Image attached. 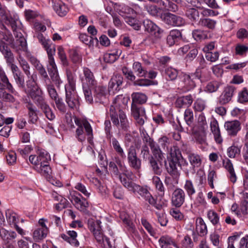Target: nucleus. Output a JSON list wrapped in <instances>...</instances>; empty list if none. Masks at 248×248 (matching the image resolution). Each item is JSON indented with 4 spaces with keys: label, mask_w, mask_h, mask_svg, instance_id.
Masks as SVG:
<instances>
[{
    "label": "nucleus",
    "mask_w": 248,
    "mask_h": 248,
    "mask_svg": "<svg viewBox=\"0 0 248 248\" xmlns=\"http://www.w3.org/2000/svg\"><path fill=\"white\" fill-rule=\"evenodd\" d=\"M133 69L138 77L144 78L146 77L147 71L142 67L140 62H134L133 64Z\"/></svg>",
    "instance_id": "a19ab883"
},
{
    "label": "nucleus",
    "mask_w": 248,
    "mask_h": 248,
    "mask_svg": "<svg viewBox=\"0 0 248 248\" xmlns=\"http://www.w3.org/2000/svg\"><path fill=\"white\" fill-rule=\"evenodd\" d=\"M153 183L155 186L156 188L160 192L164 194V187L160 178L157 176H154L152 178Z\"/></svg>",
    "instance_id": "69168bd1"
},
{
    "label": "nucleus",
    "mask_w": 248,
    "mask_h": 248,
    "mask_svg": "<svg viewBox=\"0 0 248 248\" xmlns=\"http://www.w3.org/2000/svg\"><path fill=\"white\" fill-rule=\"evenodd\" d=\"M4 22L6 25L10 26L13 31L20 28L21 23L16 16H14L13 17L9 16L5 19Z\"/></svg>",
    "instance_id": "f704fd0d"
},
{
    "label": "nucleus",
    "mask_w": 248,
    "mask_h": 248,
    "mask_svg": "<svg viewBox=\"0 0 248 248\" xmlns=\"http://www.w3.org/2000/svg\"><path fill=\"white\" fill-rule=\"evenodd\" d=\"M196 230L201 235L203 236L207 232V226L202 218L200 217L196 220Z\"/></svg>",
    "instance_id": "ea45409f"
},
{
    "label": "nucleus",
    "mask_w": 248,
    "mask_h": 248,
    "mask_svg": "<svg viewBox=\"0 0 248 248\" xmlns=\"http://www.w3.org/2000/svg\"><path fill=\"white\" fill-rule=\"evenodd\" d=\"M186 194L184 191L180 188H176L172 194L171 202L173 206L179 208L185 201Z\"/></svg>",
    "instance_id": "dca6fc26"
},
{
    "label": "nucleus",
    "mask_w": 248,
    "mask_h": 248,
    "mask_svg": "<svg viewBox=\"0 0 248 248\" xmlns=\"http://www.w3.org/2000/svg\"><path fill=\"white\" fill-rule=\"evenodd\" d=\"M28 78L29 79L26 81V85L29 94H30L31 92H34L35 89L38 90L40 88L36 83L32 75H31L30 78Z\"/></svg>",
    "instance_id": "6e6d98bb"
},
{
    "label": "nucleus",
    "mask_w": 248,
    "mask_h": 248,
    "mask_svg": "<svg viewBox=\"0 0 248 248\" xmlns=\"http://www.w3.org/2000/svg\"><path fill=\"white\" fill-rule=\"evenodd\" d=\"M200 78V75L197 72L190 74L183 73L180 76L181 82L179 83V85L185 91H188L195 87L196 81L199 79Z\"/></svg>",
    "instance_id": "1a4fd4ad"
},
{
    "label": "nucleus",
    "mask_w": 248,
    "mask_h": 248,
    "mask_svg": "<svg viewBox=\"0 0 248 248\" xmlns=\"http://www.w3.org/2000/svg\"><path fill=\"white\" fill-rule=\"evenodd\" d=\"M217 22L216 20L209 18H202L200 19L199 25L202 27L214 30L216 28Z\"/></svg>",
    "instance_id": "473e14b6"
},
{
    "label": "nucleus",
    "mask_w": 248,
    "mask_h": 248,
    "mask_svg": "<svg viewBox=\"0 0 248 248\" xmlns=\"http://www.w3.org/2000/svg\"><path fill=\"white\" fill-rule=\"evenodd\" d=\"M121 53V51L120 50L114 53L106 54L104 56V60L108 62H113L118 58Z\"/></svg>",
    "instance_id": "bf43d9fd"
},
{
    "label": "nucleus",
    "mask_w": 248,
    "mask_h": 248,
    "mask_svg": "<svg viewBox=\"0 0 248 248\" xmlns=\"http://www.w3.org/2000/svg\"><path fill=\"white\" fill-rule=\"evenodd\" d=\"M181 32L178 30H172L170 31L167 37V43L169 46H171L181 39Z\"/></svg>",
    "instance_id": "bb28decb"
},
{
    "label": "nucleus",
    "mask_w": 248,
    "mask_h": 248,
    "mask_svg": "<svg viewBox=\"0 0 248 248\" xmlns=\"http://www.w3.org/2000/svg\"><path fill=\"white\" fill-rule=\"evenodd\" d=\"M66 76L68 80V84L65 85V90H75L76 79L75 75L70 69L66 70Z\"/></svg>",
    "instance_id": "72a5a7b5"
},
{
    "label": "nucleus",
    "mask_w": 248,
    "mask_h": 248,
    "mask_svg": "<svg viewBox=\"0 0 248 248\" xmlns=\"http://www.w3.org/2000/svg\"><path fill=\"white\" fill-rule=\"evenodd\" d=\"M131 97L132 99V103L134 104H142L145 103L147 100V96L141 93H133L131 95Z\"/></svg>",
    "instance_id": "e433bc0d"
},
{
    "label": "nucleus",
    "mask_w": 248,
    "mask_h": 248,
    "mask_svg": "<svg viewBox=\"0 0 248 248\" xmlns=\"http://www.w3.org/2000/svg\"><path fill=\"white\" fill-rule=\"evenodd\" d=\"M161 18L165 24L172 27H181L186 23L185 19L182 17L170 13H164Z\"/></svg>",
    "instance_id": "f8f14e48"
},
{
    "label": "nucleus",
    "mask_w": 248,
    "mask_h": 248,
    "mask_svg": "<svg viewBox=\"0 0 248 248\" xmlns=\"http://www.w3.org/2000/svg\"><path fill=\"white\" fill-rule=\"evenodd\" d=\"M235 54L240 56L246 55L248 52V46L237 44L235 46Z\"/></svg>",
    "instance_id": "774afa93"
},
{
    "label": "nucleus",
    "mask_w": 248,
    "mask_h": 248,
    "mask_svg": "<svg viewBox=\"0 0 248 248\" xmlns=\"http://www.w3.org/2000/svg\"><path fill=\"white\" fill-rule=\"evenodd\" d=\"M219 86L220 84L218 82L216 81H211L207 84L205 91L210 93H214L217 91Z\"/></svg>",
    "instance_id": "e2e57ef3"
},
{
    "label": "nucleus",
    "mask_w": 248,
    "mask_h": 248,
    "mask_svg": "<svg viewBox=\"0 0 248 248\" xmlns=\"http://www.w3.org/2000/svg\"><path fill=\"white\" fill-rule=\"evenodd\" d=\"M170 157L168 159L169 165L166 166L167 172L174 179L178 180L180 177L182 167L187 166L188 162L183 157L178 146L174 145L170 150Z\"/></svg>",
    "instance_id": "f257e3e1"
},
{
    "label": "nucleus",
    "mask_w": 248,
    "mask_h": 248,
    "mask_svg": "<svg viewBox=\"0 0 248 248\" xmlns=\"http://www.w3.org/2000/svg\"><path fill=\"white\" fill-rule=\"evenodd\" d=\"M19 30L20 28H18L15 31H13L16 39L15 41L13 39L11 34H8L10 35L11 37V42L8 43L15 51L18 52L20 50H23L24 52L27 53L28 49L26 40L22 33L20 31H19Z\"/></svg>",
    "instance_id": "9d476101"
},
{
    "label": "nucleus",
    "mask_w": 248,
    "mask_h": 248,
    "mask_svg": "<svg viewBox=\"0 0 248 248\" xmlns=\"http://www.w3.org/2000/svg\"><path fill=\"white\" fill-rule=\"evenodd\" d=\"M38 41L47 52L48 60H54V55L56 52L55 45L53 44L49 39L46 38L42 33L37 35Z\"/></svg>",
    "instance_id": "ddd939ff"
},
{
    "label": "nucleus",
    "mask_w": 248,
    "mask_h": 248,
    "mask_svg": "<svg viewBox=\"0 0 248 248\" xmlns=\"http://www.w3.org/2000/svg\"><path fill=\"white\" fill-rule=\"evenodd\" d=\"M27 108L29 110V122L32 124H35L38 120L35 107L33 106L32 104L29 103L27 106Z\"/></svg>",
    "instance_id": "79ce46f5"
},
{
    "label": "nucleus",
    "mask_w": 248,
    "mask_h": 248,
    "mask_svg": "<svg viewBox=\"0 0 248 248\" xmlns=\"http://www.w3.org/2000/svg\"><path fill=\"white\" fill-rule=\"evenodd\" d=\"M16 233L13 231H8L4 228L0 229V237L4 243H10L17 237Z\"/></svg>",
    "instance_id": "a878e982"
},
{
    "label": "nucleus",
    "mask_w": 248,
    "mask_h": 248,
    "mask_svg": "<svg viewBox=\"0 0 248 248\" xmlns=\"http://www.w3.org/2000/svg\"><path fill=\"white\" fill-rule=\"evenodd\" d=\"M77 233L74 231H67L66 234L62 233L61 237L65 241L69 243L71 245L74 247H78L79 245V242L77 239Z\"/></svg>",
    "instance_id": "393cba45"
},
{
    "label": "nucleus",
    "mask_w": 248,
    "mask_h": 248,
    "mask_svg": "<svg viewBox=\"0 0 248 248\" xmlns=\"http://www.w3.org/2000/svg\"><path fill=\"white\" fill-rule=\"evenodd\" d=\"M143 26L145 31L157 38L161 37L163 31L153 22L148 19L145 20L143 21Z\"/></svg>",
    "instance_id": "f3484780"
},
{
    "label": "nucleus",
    "mask_w": 248,
    "mask_h": 248,
    "mask_svg": "<svg viewBox=\"0 0 248 248\" xmlns=\"http://www.w3.org/2000/svg\"><path fill=\"white\" fill-rule=\"evenodd\" d=\"M187 158L193 169L201 166L202 160L199 155L192 152L187 153Z\"/></svg>",
    "instance_id": "c85d7f7f"
},
{
    "label": "nucleus",
    "mask_w": 248,
    "mask_h": 248,
    "mask_svg": "<svg viewBox=\"0 0 248 248\" xmlns=\"http://www.w3.org/2000/svg\"><path fill=\"white\" fill-rule=\"evenodd\" d=\"M127 162L132 169L139 171L141 168V160L138 157L134 146H131L127 150Z\"/></svg>",
    "instance_id": "9b49d317"
},
{
    "label": "nucleus",
    "mask_w": 248,
    "mask_h": 248,
    "mask_svg": "<svg viewBox=\"0 0 248 248\" xmlns=\"http://www.w3.org/2000/svg\"><path fill=\"white\" fill-rule=\"evenodd\" d=\"M193 101L192 96L190 94L183 96L178 98L176 101V105L178 108H182L184 106H190Z\"/></svg>",
    "instance_id": "7c9ffc66"
},
{
    "label": "nucleus",
    "mask_w": 248,
    "mask_h": 248,
    "mask_svg": "<svg viewBox=\"0 0 248 248\" xmlns=\"http://www.w3.org/2000/svg\"><path fill=\"white\" fill-rule=\"evenodd\" d=\"M83 77L81 78L82 88L86 87H94L97 85V80L95 79L93 73L88 67L83 68Z\"/></svg>",
    "instance_id": "4468645a"
},
{
    "label": "nucleus",
    "mask_w": 248,
    "mask_h": 248,
    "mask_svg": "<svg viewBox=\"0 0 248 248\" xmlns=\"http://www.w3.org/2000/svg\"><path fill=\"white\" fill-rule=\"evenodd\" d=\"M134 193H137L142 198L157 210H161L165 203L162 201L157 202L149 191L146 188L135 184L130 190Z\"/></svg>",
    "instance_id": "6e6552de"
},
{
    "label": "nucleus",
    "mask_w": 248,
    "mask_h": 248,
    "mask_svg": "<svg viewBox=\"0 0 248 248\" xmlns=\"http://www.w3.org/2000/svg\"><path fill=\"white\" fill-rule=\"evenodd\" d=\"M111 145L114 151L122 158L126 157L124 152L121 147L118 140L115 138H113L111 141Z\"/></svg>",
    "instance_id": "58836bf2"
},
{
    "label": "nucleus",
    "mask_w": 248,
    "mask_h": 248,
    "mask_svg": "<svg viewBox=\"0 0 248 248\" xmlns=\"http://www.w3.org/2000/svg\"><path fill=\"white\" fill-rule=\"evenodd\" d=\"M47 66V71L52 81L56 84H60V79L58 75V70L54 60H48Z\"/></svg>",
    "instance_id": "5701e85b"
},
{
    "label": "nucleus",
    "mask_w": 248,
    "mask_h": 248,
    "mask_svg": "<svg viewBox=\"0 0 248 248\" xmlns=\"http://www.w3.org/2000/svg\"><path fill=\"white\" fill-rule=\"evenodd\" d=\"M238 101L241 103L248 102V91L246 88L239 93L238 96Z\"/></svg>",
    "instance_id": "338daca9"
},
{
    "label": "nucleus",
    "mask_w": 248,
    "mask_h": 248,
    "mask_svg": "<svg viewBox=\"0 0 248 248\" xmlns=\"http://www.w3.org/2000/svg\"><path fill=\"white\" fill-rule=\"evenodd\" d=\"M192 36L196 41H201L207 39V32L201 30H195L192 32Z\"/></svg>",
    "instance_id": "864d4df0"
},
{
    "label": "nucleus",
    "mask_w": 248,
    "mask_h": 248,
    "mask_svg": "<svg viewBox=\"0 0 248 248\" xmlns=\"http://www.w3.org/2000/svg\"><path fill=\"white\" fill-rule=\"evenodd\" d=\"M184 119L186 124L192 126L193 124L194 116L193 112L190 109H186L184 113Z\"/></svg>",
    "instance_id": "13d9d810"
},
{
    "label": "nucleus",
    "mask_w": 248,
    "mask_h": 248,
    "mask_svg": "<svg viewBox=\"0 0 248 248\" xmlns=\"http://www.w3.org/2000/svg\"><path fill=\"white\" fill-rule=\"evenodd\" d=\"M159 242L160 246H173L174 247H176V244H175L173 239L169 236H162L160 237L159 240Z\"/></svg>",
    "instance_id": "5fc2aeb1"
},
{
    "label": "nucleus",
    "mask_w": 248,
    "mask_h": 248,
    "mask_svg": "<svg viewBox=\"0 0 248 248\" xmlns=\"http://www.w3.org/2000/svg\"><path fill=\"white\" fill-rule=\"evenodd\" d=\"M178 74L177 70L172 67H169L165 69L164 76L167 80L173 81L176 79Z\"/></svg>",
    "instance_id": "4c0bfd02"
},
{
    "label": "nucleus",
    "mask_w": 248,
    "mask_h": 248,
    "mask_svg": "<svg viewBox=\"0 0 248 248\" xmlns=\"http://www.w3.org/2000/svg\"><path fill=\"white\" fill-rule=\"evenodd\" d=\"M149 162L154 173L156 175H160L162 171L161 165L154 157H151Z\"/></svg>",
    "instance_id": "a18cd8bd"
},
{
    "label": "nucleus",
    "mask_w": 248,
    "mask_h": 248,
    "mask_svg": "<svg viewBox=\"0 0 248 248\" xmlns=\"http://www.w3.org/2000/svg\"><path fill=\"white\" fill-rule=\"evenodd\" d=\"M224 127L228 134L231 136H235L241 129L240 122L237 120L228 121L225 123Z\"/></svg>",
    "instance_id": "4be33fe9"
},
{
    "label": "nucleus",
    "mask_w": 248,
    "mask_h": 248,
    "mask_svg": "<svg viewBox=\"0 0 248 248\" xmlns=\"http://www.w3.org/2000/svg\"><path fill=\"white\" fill-rule=\"evenodd\" d=\"M186 15L192 21H198L200 18L199 12L195 8H188L186 12Z\"/></svg>",
    "instance_id": "37998d69"
},
{
    "label": "nucleus",
    "mask_w": 248,
    "mask_h": 248,
    "mask_svg": "<svg viewBox=\"0 0 248 248\" xmlns=\"http://www.w3.org/2000/svg\"><path fill=\"white\" fill-rule=\"evenodd\" d=\"M65 94V101L69 107L71 108H77L79 107V103L78 96L75 90H66Z\"/></svg>",
    "instance_id": "a211bd4d"
},
{
    "label": "nucleus",
    "mask_w": 248,
    "mask_h": 248,
    "mask_svg": "<svg viewBox=\"0 0 248 248\" xmlns=\"http://www.w3.org/2000/svg\"><path fill=\"white\" fill-rule=\"evenodd\" d=\"M223 166L229 172L228 177L230 181L234 183L236 181L237 177L231 161L229 159H226L223 160Z\"/></svg>",
    "instance_id": "c756f323"
},
{
    "label": "nucleus",
    "mask_w": 248,
    "mask_h": 248,
    "mask_svg": "<svg viewBox=\"0 0 248 248\" xmlns=\"http://www.w3.org/2000/svg\"><path fill=\"white\" fill-rule=\"evenodd\" d=\"M29 94L33 102L43 111L48 119L49 120L54 119L55 114L46 102L40 88L38 90L35 89V91L31 92Z\"/></svg>",
    "instance_id": "0eeeda50"
},
{
    "label": "nucleus",
    "mask_w": 248,
    "mask_h": 248,
    "mask_svg": "<svg viewBox=\"0 0 248 248\" xmlns=\"http://www.w3.org/2000/svg\"><path fill=\"white\" fill-rule=\"evenodd\" d=\"M0 51L3 55L7 65L15 62V59L14 54L4 41L0 42Z\"/></svg>",
    "instance_id": "aec40b11"
},
{
    "label": "nucleus",
    "mask_w": 248,
    "mask_h": 248,
    "mask_svg": "<svg viewBox=\"0 0 248 248\" xmlns=\"http://www.w3.org/2000/svg\"><path fill=\"white\" fill-rule=\"evenodd\" d=\"M47 233V232H46V228H44V230L38 228L33 232V238L36 241L42 240L46 236Z\"/></svg>",
    "instance_id": "4d7b16f0"
},
{
    "label": "nucleus",
    "mask_w": 248,
    "mask_h": 248,
    "mask_svg": "<svg viewBox=\"0 0 248 248\" xmlns=\"http://www.w3.org/2000/svg\"><path fill=\"white\" fill-rule=\"evenodd\" d=\"M46 86L47 88L49 95L51 99L54 101L58 99L59 98H58V94L54 86L50 84V83L46 82Z\"/></svg>",
    "instance_id": "680f3d73"
},
{
    "label": "nucleus",
    "mask_w": 248,
    "mask_h": 248,
    "mask_svg": "<svg viewBox=\"0 0 248 248\" xmlns=\"http://www.w3.org/2000/svg\"><path fill=\"white\" fill-rule=\"evenodd\" d=\"M108 114L113 124L118 128L120 127L124 131L129 128V123L125 114L121 110L116 103L110 106Z\"/></svg>",
    "instance_id": "20e7f679"
},
{
    "label": "nucleus",
    "mask_w": 248,
    "mask_h": 248,
    "mask_svg": "<svg viewBox=\"0 0 248 248\" xmlns=\"http://www.w3.org/2000/svg\"><path fill=\"white\" fill-rule=\"evenodd\" d=\"M58 54L63 65L65 66H68V60L67 59L64 49L61 46H59L58 48Z\"/></svg>",
    "instance_id": "052dcab7"
},
{
    "label": "nucleus",
    "mask_w": 248,
    "mask_h": 248,
    "mask_svg": "<svg viewBox=\"0 0 248 248\" xmlns=\"http://www.w3.org/2000/svg\"><path fill=\"white\" fill-rule=\"evenodd\" d=\"M37 154V156L31 155L29 156V161L34 165V169L36 171L47 179H50L51 170L48 161L50 160V156L44 149L39 150Z\"/></svg>",
    "instance_id": "f03ea898"
},
{
    "label": "nucleus",
    "mask_w": 248,
    "mask_h": 248,
    "mask_svg": "<svg viewBox=\"0 0 248 248\" xmlns=\"http://www.w3.org/2000/svg\"><path fill=\"white\" fill-rule=\"evenodd\" d=\"M210 128L212 133L214 135L216 142L220 144L222 142V138L221 136L217 120H213L210 123Z\"/></svg>",
    "instance_id": "cd10ccee"
},
{
    "label": "nucleus",
    "mask_w": 248,
    "mask_h": 248,
    "mask_svg": "<svg viewBox=\"0 0 248 248\" xmlns=\"http://www.w3.org/2000/svg\"><path fill=\"white\" fill-rule=\"evenodd\" d=\"M183 188L190 198H191L192 196L196 193V189L194 185L192 182L190 180H186L185 181Z\"/></svg>",
    "instance_id": "09e8293b"
},
{
    "label": "nucleus",
    "mask_w": 248,
    "mask_h": 248,
    "mask_svg": "<svg viewBox=\"0 0 248 248\" xmlns=\"http://www.w3.org/2000/svg\"><path fill=\"white\" fill-rule=\"evenodd\" d=\"M109 167L110 170L113 175L118 178L122 184L130 191L134 185H135V183L131 181L132 172L127 170L126 168L121 163L117 166L114 162H110Z\"/></svg>",
    "instance_id": "7ed1b4c3"
},
{
    "label": "nucleus",
    "mask_w": 248,
    "mask_h": 248,
    "mask_svg": "<svg viewBox=\"0 0 248 248\" xmlns=\"http://www.w3.org/2000/svg\"><path fill=\"white\" fill-rule=\"evenodd\" d=\"M199 131H206L208 128V125L205 117L203 114H201L198 118V121L196 125Z\"/></svg>",
    "instance_id": "de8ad7c7"
},
{
    "label": "nucleus",
    "mask_w": 248,
    "mask_h": 248,
    "mask_svg": "<svg viewBox=\"0 0 248 248\" xmlns=\"http://www.w3.org/2000/svg\"><path fill=\"white\" fill-rule=\"evenodd\" d=\"M54 198L55 200L60 201L59 203L56 204L55 208L57 210H61L67 207L68 202L65 198H63L60 195H58L57 194H56Z\"/></svg>",
    "instance_id": "3c124183"
},
{
    "label": "nucleus",
    "mask_w": 248,
    "mask_h": 248,
    "mask_svg": "<svg viewBox=\"0 0 248 248\" xmlns=\"http://www.w3.org/2000/svg\"><path fill=\"white\" fill-rule=\"evenodd\" d=\"M207 217L213 225H215L219 223V217L217 214L214 210H209L207 213Z\"/></svg>",
    "instance_id": "0e129e2a"
},
{
    "label": "nucleus",
    "mask_w": 248,
    "mask_h": 248,
    "mask_svg": "<svg viewBox=\"0 0 248 248\" xmlns=\"http://www.w3.org/2000/svg\"><path fill=\"white\" fill-rule=\"evenodd\" d=\"M52 2L53 9L60 16L62 17L67 14L68 8L61 0H52Z\"/></svg>",
    "instance_id": "b1692460"
},
{
    "label": "nucleus",
    "mask_w": 248,
    "mask_h": 248,
    "mask_svg": "<svg viewBox=\"0 0 248 248\" xmlns=\"http://www.w3.org/2000/svg\"><path fill=\"white\" fill-rule=\"evenodd\" d=\"M120 217L124 223L126 225L127 229L131 232L134 233L136 231L135 227L129 215L123 212L120 214Z\"/></svg>",
    "instance_id": "c9c22d12"
},
{
    "label": "nucleus",
    "mask_w": 248,
    "mask_h": 248,
    "mask_svg": "<svg viewBox=\"0 0 248 248\" xmlns=\"http://www.w3.org/2000/svg\"><path fill=\"white\" fill-rule=\"evenodd\" d=\"M5 216L9 225L11 227L17 224L19 221L18 215L12 210H6Z\"/></svg>",
    "instance_id": "2f4dec72"
},
{
    "label": "nucleus",
    "mask_w": 248,
    "mask_h": 248,
    "mask_svg": "<svg viewBox=\"0 0 248 248\" xmlns=\"http://www.w3.org/2000/svg\"><path fill=\"white\" fill-rule=\"evenodd\" d=\"M79 40L85 44L90 46H93L94 44V41L97 43L98 42V40L97 38H93L91 36H88L86 34H80L79 36Z\"/></svg>",
    "instance_id": "49530a36"
},
{
    "label": "nucleus",
    "mask_w": 248,
    "mask_h": 248,
    "mask_svg": "<svg viewBox=\"0 0 248 248\" xmlns=\"http://www.w3.org/2000/svg\"><path fill=\"white\" fill-rule=\"evenodd\" d=\"M93 95L96 102L102 103L106 99L108 95V90L106 87L102 85L94 87Z\"/></svg>",
    "instance_id": "412c9836"
},
{
    "label": "nucleus",
    "mask_w": 248,
    "mask_h": 248,
    "mask_svg": "<svg viewBox=\"0 0 248 248\" xmlns=\"http://www.w3.org/2000/svg\"><path fill=\"white\" fill-rule=\"evenodd\" d=\"M236 91L233 86H227L224 88L222 93L218 98V102L220 105H225L230 102Z\"/></svg>",
    "instance_id": "2eb2a0df"
},
{
    "label": "nucleus",
    "mask_w": 248,
    "mask_h": 248,
    "mask_svg": "<svg viewBox=\"0 0 248 248\" xmlns=\"http://www.w3.org/2000/svg\"><path fill=\"white\" fill-rule=\"evenodd\" d=\"M241 147L234 145H232L227 149V155L230 158H236L239 156Z\"/></svg>",
    "instance_id": "8fccbe9b"
},
{
    "label": "nucleus",
    "mask_w": 248,
    "mask_h": 248,
    "mask_svg": "<svg viewBox=\"0 0 248 248\" xmlns=\"http://www.w3.org/2000/svg\"><path fill=\"white\" fill-rule=\"evenodd\" d=\"M74 120L75 124L78 126L75 132V137L78 140L82 142L85 140L87 136L88 142L92 144L93 133L90 124L86 120H81L77 118H76Z\"/></svg>",
    "instance_id": "39448f33"
},
{
    "label": "nucleus",
    "mask_w": 248,
    "mask_h": 248,
    "mask_svg": "<svg viewBox=\"0 0 248 248\" xmlns=\"http://www.w3.org/2000/svg\"><path fill=\"white\" fill-rule=\"evenodd\" d=\"M71 201L75 207L80 211L85 212L87 211L89 203L86 199L83 198L78 193L72 196Z\"/></svg>",
    "instance_id": "6ab92c4d"
},
{
    "label": "nucleus",
    "mask_w": 248,
    "mask_h": 248,
    "mask_svg": "<svg viewBox=\"0 0 248 248\" xmlns=\"http://www.w3.org/2000/svg\"><path fill=\"white\" fill-rule=\"evenodd\" d=\"M101 223V222L99 220L95 221L93 219L89 220L88 222V228L93 232L102 231Z\"/></svg>",
    "instance_id": "603ef678"
},
{
    "label": "nucleus",
    "mask_w": 248,
    "mask_h": 248,
    "mask_svg": "<svg viewBox=\"0 0 248 248\" xmlns=\"http://www.w3.org/2000/svg\"><path fill=\"white\" fill-rule=\"evenodd\" d=\"M7 89L11 93H15L16 91L10 82L5 72L0 73V99L5 102L13 103L15 101L14 96L7 93Z\"/></svg>",
    "instance_id": "423d86ee"
},
{
    "label": "nucleus",
    "mask_w": 248,
    "mask_h": 248,
    "mask_svg": "<svg viewBox=\"0 0 248 248\" xmlns=\"http://www.w3.org/2000/svg\"><path fill=\"white\" fill-rule=\"evenodd\" d=\"M131 114L134 118L146 115L145 108L142 107H139L136 104H132Z\"/></svg>",
    "instance_id": "c03bdc74"
}]
</instances>
